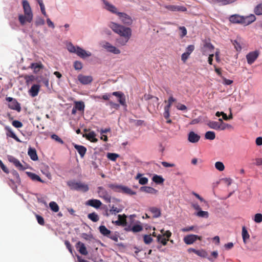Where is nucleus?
I'll list each match as a JSON object with an SVG mask.
<instances>
[{
    "instance_id": "nucleus-1",
    "label": "nucleus",
    "mask_w": 262,
    "mask_h": 262,
    "mask_svg": "<svg viewBox=\"0 0 262 262\" xmlns=\"http://www.w3.org/2000/svg\"><path fill=\"white\" fill-rule=\"evenodd\" d=\"M22 4L24 14H19L18 18L20 25L24 26L27 23H30L32 21L33 13L27 1L24 0Z\"/></svg>"
},
{
    "instance_id": "nucleus-2",
    "label": "nucleus",
    "mask_w": 262,
    "mask_h": 262,
    "mask_svg": "<svg viewBox=\"0 0 262 262\" xmlns=\"http://www.w3.org/2000/svg\"><path fill=\"white\" fill-rule=\"evenodd\" d=\"M108 26L114 32L119 34L121 37L130 38L132 36V30L128 27H125L114 22H110Z\"/></svg>"
},
{
    "instance_id": "nucleus-3",
    "label": "nucleus",
    "mask_w": 262,
    "mask_h": 262,
    "mask_svg": "<svg viewBox=\"0 0 262 262\" xmlns=\"http://www.w3.org/2000/svg\"><path fill=\"white\" fill-rule=\"evenodd\" d=\"M67 49L70 52L76 53L78 56L82 58H85L91 56L90 52H86L79 47H75L72 43L68 44Z\"/></svg>"
},
{
    "instance_id": "nucleus-4",
    "label": "nucleus",
    "mask_w": 262,
    "mask_h": 262,
    "mask_svg": "<svg viewBox=\"0 0 262 262\" xmlns=\"http://www.w3.org/2000/svg\"><path fill=\"white\" fill-rule=\"evenodd\" d=\"M68 185L72 190L80 191L82 192H86L89 190L88 185L81 182L70 181L68 182Z\"/></svg>"
},
{
    "instance_id": "nucleus-5",
    "label": "nucleus",
    "mask_w": 262,
    "mask_h": 262,
    "mask_svg": "<svg viewBox=\"0 0 262 262\" xmlns=\"http://www.w3.org/2000/svg\"><path fill=\"white\" fill-rule=\"evenodd\" d=\"M99 232L104 236L112 239L113 241L117 242L118 241L119 235L117 233H113L112 232L107 229L104 225H101L99 227Z\"/></svg>"
},
{
    "instance_id": "nucleus-6",
    "label": "nucleus",
    "mask_w": 262,
    "mask_h": 262,
    "mask_svg": "<svg viewBox=\"0 0 262 262\" xmlns=\"http://www.w3.org/2000/svg\"><path fill=\"white\" fill-rule=\"evenodd\" d=\"M97 193L99 198L102 199L106 203H110L111 202L112 197L107 190L102 186H99L97 188Z\"/></svg>"
},
{
    "instance_id": "nucleus-7",
    "label": "nucleus",
    "mask_w": 262,
    "mask_h": 262,
    "mask_svg": "<svg viewBox=\"0 0 262 262\" xmlns=\"http://www.w3.org/2000/svg\"><path fill=\"white\" fill-rule=\"evenodd\" d=\"M161 232L162 234H159L157 236V242L161 243L162 245L165 246L167 245L169 238L171 236V232L169 230H167L163 233L164 230H162Z\"/></svg>"
},
{
    "instance_id": "nucleus-8",
    "label": "nucleus",
    "mask_w": 262,
    "mask_h": 262,
    "mask_svg": "<svg viewBox=\"0 0 262 262\" xmlns=\"http://www.w3.org/2000/svg\"><path fill=\"white\" fill-rule=\"evenodd\" d=\"M118 16L121 22L127 26H130L133 23V19L132 17L125 13L120 12L118 13Z\"/></svg>"
},
{
    "instance_id": "nucleus-9",
    "label": "nucleus",
    "mask_w": 262,
    "mask_h": 262,
    "mask_svg": "<svg viewBox=\"0 0 262 262\" xmlns=\"http://www.w3.org/2000/svg\"><path fill=\"white\" fill-rule=\"evenodd\" d=\"M198 239L201 241L202 237L195 234H189L185 236L183 238L184 242L187 245H191Z\"/></svg>"
},
{
    "instance_id": "nucleus-10",
    "label": "nucleus",
    "mask_w": 262,
    "mask_h": 262,
    "mask_svg": "<svg viewBox=\"0 0 262 262\" xmlns=\"http://www.w3.org/2000/svg\"><path fill=\"white\" fill-rule=\"evenodd\" d=\"M6 99L9 102L8 106L10 108L20 112L21 108L16 99L11 97H7Z\"/></svg>"
},
{
    "instance_id": "nucleus-11",
    "label": "nucleus",
    "mask_w": 262,
    "mask_h": 262,
    "mask_svg": "<svg viewBox=\"0 0 262 262\" xmlns=\"http://www.w3.org/2000/svg\"><path fill=\"white\" fill-rule=\"evenodd\" d=\"M163 7L167 10L170 11H181L185 12L187 11V8L183 6H176L171 5H165Z\"/></svg>"
},
{
    "instance_id": "nucleus-12",
    "label": "nucleus",
    "mask_w": 262,
    "mask_h": 262,
    "mask_svg": "<svg viewBox=\"0 0 262 262\" xmlns=\"http://www.w3.org/2000/svg\"><path fill=\"white\" fill-rule=\"evenodd\" d=\"M259 53L258 51H254L249 52L246 55V59L249 64H252L256 60L259 56Z\"/></svg>"
},
{
    "instance_id": "nucleus-13",
    "label": "nucleus",
    "mask_w": 262,
    "mask_h": 262,
    "mask_svg": "<svg viewBox=\"0 0 262 262\" xmlns=\"http://www.w3.org/2000/svg\"><path fill=\"white\" fill-rule=\"evenodd\" d=\"M242 25L246 26L254 22L256 20V17L251 14L248 16H242Z\"/></svg>"
},
{
    "instance_id": "nucleus-14",
    "label": "nucleus",
    "mask_w": 262,
    "mask_h": 262,
    "mask_svg": "<svg viewBox=\"0 0 262 262\" xmlns=\"http://www.w3.org/2000/svg\"><path fill=\"white\" fill-rule=\"evenodd\" d=\"M8 160L11 163H12L14 166L19 170H24L26 169L25 167L22 165V164L19 162V161L13 156H9Z\"/></svg>"
},
{
    "instance_id": "nucleus-15",
    "label": "nucleus",
    "mask_w": 262,
    "mask_h": 262,
    "mask_svg": "<svg viewBox=\"0 0 262 262\" xmlns=\"http://www.w3.org/2000/svg\"><path fill=\"white\" fill-rule=\"evenodd\" d=\"M78 79L81 83L84 85L91 83L93 80L92 76H85L82 74L78 76Z\"/></svg>"
},
{
    "instance_id": "nucleus-16",
    "label": "nucleus",
    "mask_w": 262,
    "mask_h": 262,
    "mask_svg": "<svg viewBox=\"0 0 262 262\" xmlns=\"http://www.w3.org/2000/svg\"><path fill=\"white\" fill-rule=\"evenodd\" d=\"M112 95L117 97L118 99V101L120 104L122 106H126L125 97L124 94L121 92H114L112 93Z\"/></svg>"
},
{
    "instance_id": "nucleus-17",
    "label": "nucleus",
    "mask_w": 262,
    "mask_h": 262,
    "mask_svg": "<svg viewBox=\"0 0 262 262\" xmlns=\"http://www.w3.org/2000/svg\"><path fill=\"white\" fill-rule=\"evenodd\" d=\"M213 50L214 46L211 43L206 42L202 48V51L203 55H207L208 53L213 52Z\"/></svg>"
},
{
    "instance_id": "nucleus-18",
    "label": "nucleus",
    "mask_w": 262,
    "mask_h": 262,
    "mask_svg": "<svg viewBox=\"0 0 262 262\" xmlns=\"http://www.w3.org/2000/svg\"><path fill=\"white\" fill-rule=\"evenodd\" d=\"M75 247L78 249L79 252L82 255H86L88 254L86 248L83 243L79 241L76 244Z\"/></svg>"
},
{
    "instance_id": "nucleus-19",
    "label": "nucleus",
    "mask_w": 262,
    "mask_h": 262,
    "mask_svg": "<svg viewBox=\"0 0 262 262\" xmlns=\"http://www.w3.org/2000/svg\"><path fill=\"white\" fill-rule=\"evenodd\" d=\"M118 220L115 221L114 223L116 225L121 226L123 227H125L126 226V215L125 214H119L118 216Z\"/></svg>"
},
{
    "instance_id": "nucleus-20",
    "label": "nucleus",
    "mask_w": 262,
    "mask_h": 262,
    "mask_svg": "<svg viewBox=\"0 0 262 262\" xmlns=\"http://www.w3.org/2000/svg\"><path fill=\"white\" fill-rule=\"evenodd\" d=\"M86 205L92 206L95 208L98 209L102 205L101 202L97 199H91L86 202Z\"/></svg>"
},
{
    "instance_id": "nucleus-21",
    "label": "nucleus",
    "mask_w": 262,
    "mask_h": 262,
    "mask_svg": "<svg viewBox=\"0 0 262 262\" xmlns=\"http://www.w3.org/2000/svg\"><path fill=\"white\" fill-rule=\"evenodd\" d=\"M200 139V136L193 132H190L188 134V140L191 143H196Z\"/></svg>"
},
{
    "instance_id": "nucleus-22",
    "label": "nucleus",
    "mask_w": 262,
    "mask_h": 262,
    "mask_svg": "<svg viewBox=\"0 0 262 262\" xmlns=\"http://www.w3.org/2000/svg\"><path fill=\"white\" fill-rule=\"evenodd\" d=\"M140 190L147 193L156 194L158 191L155 188L149 186H142L140 187Z\"/></svg>"
},
{
    "instance_id": "nucleus-23",
    "label": "nucleus",
    "mask_w": 262,
    "mask_h": 262,
    "mask_svg": "<svg viewBox=\"0 0 262 262\" xmlns=\"http://www.w3.org/2000/svg\"><path fill=\"white\" fill-rule=\"evenodd\" d=\"M104 47L105 49L107 50L108 51L111 53H113L115 54H118L120 53V51L118 49L111 45L108 42H106Z\"/></svg>"
},
{
    "instance_id": "nucleus-24",
    "label": "nucleus",
    "mask_w": 262,
    "mask_h": 262,
    "mask_svg": "<svg viewBox=\"0 0 262 262\" xmlns=\"http://www.w3.org/2000/svg\"><path fill=\"white\" fill-rule=\"evenodd\" d=\"M83 137H85L86 139L91 142L96 143L98 141V139L96 138V134L94 131L90 132L88 134L83 135Z\"/></svg>"
},
{
    "instance_id": "nucleus-25",
    "label": "nucleus",
    "mask_w": 262,
    "mask_h": 262,
    "mask_svg": "<svg viewBox=\"0 0 262 262\" xmlns=\"http://www.w3.org/2000/svg\"><path fill=\"white\" fill-rule=\"evenodd\" d=\"M28 155L33 161H37L38 159L36 150L34 148L30 147L28 148Z\"/></svg>"
},
{
    "instance_id": "nucleus-26",
    "label": "nucleus",
    "mask_w": 262,
    "mask_h": 262,
    "mask_svg": "<svg viewBox=\"0 0 262 262\" xmlns=\"http://www.w3.org/2000/svg\"><path fill=\"white\" fill-rule=\"evenodd\" d=\"M104 3L105 6V8L106 10L118 15V13H119V12L117 11V9L115 6L110 4L108 2L106 1H104Z\"/></svg>"
},
{
    "instance_id": "nucleus-27",
    "label": "nucleus",
    "mask_w": 262,
    "mask_h": 262,
    "mask_svg": "<svg viewBox=\"0 0 262 262\" xmlns=\"http://www.w3.org/2000/svg\"><path fill=\"white\" fill-rule=\"evenodd\" d=\"M242 16L238 14L232 15L229 17V20L230 22L234 24H239L241 25L242 22Z\"/></svg>"
},
{
    "instance_id": "nucleus-28",
    "label": "nucleus",
    "mask_w": 262,
    "mask_h": 262,
    "mask_svg": "<svg viewBox=\"0 0 262 262\" xmlns=\"http://www.w3.org/2000/svg\"><path fill=\"white\" fill-rule=\"evenodd\" d=\"M5 129L7 130L6 135L7 136L14 139L17 142H20V140L18 138V137L16 136V135L13 133L12 129L9 126H6L5 127Z\"/></svg>"
},
{
    "instance_id": "nucleus-29",
    "label": "nucleus",
    "mask_w": 262,
    "mask_h": 262,
    "mask_svg": "<svg viewBox=\"0 0 262 262\" xmlns=\"http://www.w3.org/2000/svg\"><path fill=\"white\" fill-rule=\"evenodd\" d=\"M74 148L77 150L81 158L84 156L86 151V148L84 146L75 144Z\"/></svg>"
},
{
    "instance_id": "nucleus-30",
    "label": "nucleus",
    "mask_w": 262,
    "mask_h": 262,
    "mask_svg": "<svg viewBox=\"0 0 262 262\" xmlns=\"http://www.w3.org/2000/svg\"><path fill=\"white\" fill-rule=\"evenodd\" d=\"M39 88H40V86L38 84H34L33 85L30 91H29V92L30 93V95L32 96V97H35L38 94V92H39Z\"/></svg>"
},
{
    "instance_id": "nucleus-31",
    "label": "nucleus",
    "mask_w": 262,
    "mask_h": 262,
    "mask_svg": "<svg viewBox=\"0 0 262 262\" xmlns=\"http://www.w3.org/2000/svg\"><path fill=\"white\" fill-rule=\"evenodd\" d=\"M74 106L80 112H83L84 111L85 105L83 101H75Z\"/></svg>"
},
{
    "instance_id": "nucleus-32",
    "label": "nucleus",
    "mask_w": 262,
    "mask_h": 262,
    "mask_svg": "<svg viewBox=\"0 0 262 262\" xmlns=\"http://www.w3.org/2000/svg\"><path fill=\"white\" fill-rule=\"evenodd\" d=\"M108 187L115 192H121L123 185L116 184H110L108 185Z\"/></svg>"
},
{
    "instance_id": "nucleus-33",
    "label": "nucleus",
    "mask_w": 262,
    "mask_h": 262,
    "mask_svg": "<svg viewBox=\"0 0 262 262\" xmlns=\"http://www.w3.org/2000/svg\"><path fill=\"white\" fill-rule=\"evenodd\" d=\"M108 187L115 192H121L123 185L116 184H110L108 185Z\"/></svg>"
},
{
    "instance_id": "nucleus-34",
    "label": "nucleus",
    "mask_w": 262,
    "mask_h": 262,
    "mask_svg": "<svg viewBox=\"0 0 262 262\" xmlns=\"http://www.w3.org/2000/svg\"><path fill=\"white\" fill-rule=\"evenodd\" d=\"M149 211L153 214V217L157 218L161 216V211L158 208L155 207H150Z\"/></svg>"
},
{
    "instance_id": "nucleus-35",
    "label": "nucleus",
    "mask_w": 262,
    "mask_h": 262,
    "mask_svg": "<svg viewBox=\"0 0 262 262\" xmlns=\"http://www.w3.org/2000/svg\"><path fill=\"white\" fill-rule=\"evenodd\" d=\"M232 42L233 46H234L235 50L238 52H240L242 49L241 39L239 38H237L232 41Z\"/></svg>"
},
{
    "instance_id": "nucleus-36",
    "label": "nucleus",
    "mask_w": 262,
    "mask_h": 262,
    "mask_svg": "<svg viewBox=\"0 0 262 262\" xmlns=\"http://www.w3.org/2000/svg\"><path fill=\"white\" fill-rule=\"evenodd\" d=\"M30 67L34 70L35 73H37L43 68V66L41 63H32Z\"/></svg>"
},
{
    "instance_id": "nucleus-37",
    "label": "nucleus",
    "mask_w": 262,
    "mask_h": 262,
    "mask_svg": "<svg viewBox=\"0 0 262 262\" xmlns=\"http://www.w3.org/2000/svg\"><path fill=\"white\" fill-rule=\"evenodd\" d=\"M28 176L32 180L34 181H39L41 183H44V181L41 179V178L35 173L31 172H27Z\"/></svg>"
},
{
    "instance_id": "nucleus-38",
    "label": "nucleus",
    "mask_w": 262,
    "mask_h": 262,
    "mask_svg": "<svg viewBox=\"0 0 262 262\" xmlns=\"http://www.w3.org/2000/svg\"><path fill=\"white\" fill-rule=\"evenodd\" d=\"M207 125L212 129L219 130L220 123L217 121H209L207 123Z\"/></svg>"
},
{
    "instance_id": "nucleus-39",
    "label": "nucleus",
    "mask_w": 262,
    "mask_h": 262,
    "mask_svg": "<svg viewBox=\"0 0 262 262\" xmlns=\"http://www.w3.org/2000/svg\"><path fill=\"white\" fill-rule=\"evenodd\" d=\"M121 192L129 194L130 195H135L136 194V192L133 190H132L130 188L127 186H125L123 185Z\"/></svg>"
},
{
    "instance_id": "nucleus-40",
    "label": "nucleus",
    "mask_w": 262,
    "mask_h": 262,
    "mask_svg": "<svg viewBox=\"0 0 262 262\" xmlns=\"http://www.w3.org/2000/svg\"><path fill=\"white\" fill-rule=\"evenodd\" d=\"M242 234L244 243H246V241L249 238L250 235L245 226L242 228Z\"/></svg>"
},
{
    "instance_id": "nucleus-41",
    "label": "nucleus",
    "mask_w": 262,
    "mask_h": 262,
    "mask_svg": "<svg viewBox=\"0 0 262 262\" xmlns=\"http://www.w3.org/2000/svg\"><path fill=\"white\" fill-rule=\"evenodd\" d=\"M110 209L108 211V213H106L107 215H108L110 214H116L117 213H119L121 211V209L115 207L114 205H113L112 206H110Z\"/></svg>"
},
{
    "instance_id": "nucleus-42",
    "label": "nucleus",
    "mask_w": 262,
    "mask_h": 262,
    "mask_svg": "<svg viewBox=\"0 0 262 262\" xmlns=\"http://www.w3.org/2000/svg\"><path fill=\"white\" fill-rule=\"evenodd\" d=\"M152 180L157 184H162L164 181V179L162 176L157 174H155L153 176Z\"/></svg>"
},
{
    "instance_id": "nucleus-43",
    "label": "nucleus",
    "mask_w": 262,
    "mask_h": 262,
    "mask_svg": "<svg viewBox=\"0 0 262 262\" xmlns=\"http://www.w3.org/2000/svg\"><path fill=\"white\" fill-rule=\"evenodd\" d=\"M129 39L130 38L120 37L116 39V42L119 45L124 46L126 44Z\"/></svg>"
},
{
    "instance_id": "nucleus-44",
    "label": "nucleus",
    "mask_w": 262,
    "mask_h": 262,
    "mask_svg": "<svg viewBox=\"0 0 262 262\" xmlns=\"http://www.w3.org/2000/svg\"><path fill=\"white\" fill-rule=\"evenodd\" d=\"M88 218L94 222H96L99 221V217L97 214L95 212L90 213L88 215Z\"/></svg>"
},
{
    "instance_id": "nucleus-45",
    "label": "nucleus",
    "mask_w": 262,
    "mask_h": 262,
    "mask_svg": "<svg viewBox=\"0 0 262 262\" xmlns=\"http://www.w3.org/2000/svg\"><path fill=\"white\" fill-rule=\"evenodd\" d=\"M205 137L206 139L212 140L215 138V133L212 131H208L205 133Z\"/></svg>"
},
{
    "instance_id": "nucleus-46",
    "label": "nucleus",
    "mask_w": 262,
    "mask_h": 262,
    "mask_svg": "<svg viewBox=\"0 0 262 262\" xmlns=\"http://www.w3.org/2000/svg\"><path fill=\"white\" fill-rule=\"evenodd\" d=\"M49 206H50L51 209L55 212H57L59 211V206L57 205V204L55 202H53V201L49 203Z\"/></svg>"
},
{
    "instance_id": "nucleus-47",
    "label": "nucleus",
    "mask_w": 262,
    "mask_h": 262,
    "mask_svg": "<svg viewBox=\"0 0 262 262\" xmlns=\"http://www.w3.org/2000/svg\"><path fill=\"white\" fill-rule=\"evenodd\" d=\"M254 12L257 15H262V3L257 5L255 7Z\"/></svg>"
},
{
    "instance_id": "nucleus-48",
    "label": "nucleus",
    "mask_w": 262,
    "mask_h": 262,
    "mask_svg": "<svg viewBox=\"0 0 262 262\" xmlns=\"http://www.w3.org/2000/svg\"><path fill=\"white\" fill-rule=\"evenodd\" d=\"M215 167L216 169L220 171H222L225 169V166L222 162H216L215 163Z\"/></svg>"
},
{
    "instance_id": "nucleus-49",
    "label": "nucleus",
    "mask_w": 262,
    "mask_h": 262,
    "mask_svg": "<svg viewBox=\"0 0 262 262\" xmlns=\"http://www.w3.org/2000/svg\"><path fill=\"white\" fill-rule=\"evenodd\" d=\"M196 252V254L200 257H204V258H207L208 253L207 252L204 250H198Z\"/></svg>"
},
{
    "instance_id": "nucleus-50",
    "label": "nucleus",
    "mask_w": 262,
    "mask_h": 262,
    "mask_svg": "<svg viewBox=\"0 0 262 262\" xmlns=\"http://www.w3.org/2000/svg\"><path fill=\"white\" fill-rule=\"evenodd\" d=\"M179 29L181 32L180 33V36L181 38H182L186 35L187 33V29L184 26L179 27Z\"/></svg>"
},
{
    "instance_id": "nucleus-51",
    "label": "nucleus",
    "mask_w": 262,
    "mask_h": 262,
    "mask_svg": "<svg viewBox=\"0 0 262 262\" xmlns=\"http://www.w3.org/2000/svg\"><path fill=\"white\" fill-rule=\"evenodd\" d=\"M119 156L118 154L115 153H107V158L113 161H115Z\"/></svg>"
},
{
    "instance_id": "nucleus-52",
    "label": "nucleus",
    "mask_w": 262,
    "mask_h": 262,
    "mask_svg": "<svg viewBox=\"0 0 262 262\" xmlns=\"http://www.w3.org/2000/svg\"><path fill=\"white\" fill-rule=\"evenodd\" d=\"M132 229L134 233L138 232L143 230V227L140 225H135L132 227Z\"/></svg>"
},
{
    "instance_id": "nucleus-53",
    "label": "nucleus",
    "mask_w": 262,
    "mask_h": 262,
    "mask_svg": "<svg viewBox=\"0 0 262 262\" xmlns=\"http://www.w3.org/2000/svg\"><path fill=\"white\" fill-rule=\"evenodd\" d=\"M196 215L199 217L207 218L209 216V213L207 211L200 210L196 213Z\"/></svg>"
},
{
    "instance_id": "nucleus-54",
    "label": "nucleus",
    "mask_w": 262,
    "mask_h": 262,
    "mask_svg": "<svg viewBox=\"0 0 262 262\" xmlns=\"http://www.w3.org/2000/svg\"><path fill=\"white\" fill-rule=\"evenodd\" d=\"M143 239H144V242L146 244H149L153 241L152 237H151V235H145L143 237Z\"/></svg>"
},
{
    "instance_id": "nucleus-55",
    "label": "nucleus",
    "mask_w": 262,
    "mask_h": 262,
    "mask_svg": "<svg viewBox=\"0 0 262 262\" xmlns=\"http://www.w3.org/2000/svg\"><path fill=\"white\" fill-rule=\"evenodd\" d=\"M176 100V99L174 98L172 96L169 97V98H168V101H167L168 104L164 107L168 108L170 109V107L172 105V103L173 102H175Z\"/></svg>"
},
{
    "instance_id": "nucleus-56",
    "label": "nucleus",
    "mask_w": 262,
    "mask_h": 262,
    "mask_svg": "<svg viewBox=\"0 0 262 262\" xmlns=\"http://www.w3.org/2000/svg\"><path fill=\"white\" fill-rule=\"evenodd\" d=\"M254 221L257 223H261L262 222V214L256 213L254 216Z\"/></svg>"
},
{
    "instance_id": "nucleus-57",
    "label": "nucleus",
    "mask_w": 262,
    "mask_h": 262,
    "mask_svg": "<svg viewBox=\"0 0 262 262\" xmlns=\"http://www.w3.org/2000/svg\"><path fill=\"white\" fill-rule=\"evenodd\" d=\"M74 67L76 70H80L82 68V64L80 61H76L74 63Z\"/></svg>"
},
{
    "instance_id": "nucleus-58",
    "label": "nucleus",
    "mask_w": 262,
    "mask_h": 262,
    "mask_svg": "<svg viewBox=\"0 0 262 262\" xmlns=\"http://www.w3.org/2000/svg\"><path fill=\"white\" fill-rule=\"evenodd\" d=\"M130 122L134 123L136 126H141L143 124L144 121L141 120L130 119Z\"/></svg>"
},
{
    "instance_id": "nucleus-59",
    "label": "nucleus",
    "mask_w": 262,
    "mask_h": 262,
    "mask_svg": "<svg viewBox=\"0 0 262 262\" xmlns=\"http://www.w3.org/2000/svg\"><path fill=\"white\" fill-rule=\"evenodd\" d=\"M12 124L16 128H20L23 126V123L18 120H14L12 122Z\"/></svg>"
},
{
    "instance_id": "nucleus-60",
    "label": "nucleus",
    "mask_w": 262,
    "mask_h": 262,
    "mask_svg": "<svg viewBox=\"0 0 262 262\" xmlns=\"http://www.w3.org/2000/svg\"><path fill=\"white\" fill-rule=\"evenodd\" d=\"M163 116L166 119H167L169 118V116H170V109L169 108L164 107V112L163 113Z\"/></svg>"
},
{
    "instance_id": "nucleus-61",
    "label": "nucleus",
    "mask_w": 262,
    "mask_h": 262,
    "mask_svg": "<svg viewBox=\"0 0 262 262\" xmlns=\"http://www.w3.org/2000/svg\"><path fill=\"white\" fill-rule=\"evenodd\" d=\"M36 217L37 220V222L39 224H40V225H44L45 221L43 218L42 216L36 214Z\"/></svg>"
},
{
    "instance_id": "nucleus-62",
    "label": "nucleus",
    "mask_w": 262,
    "mask_h": 262,
    "mask_svg": "<svg viewBox=\"0 0 262 262\" xmlns=\"http://www.w3.org/2000/svg\"><path fill=\"white\" fill-rule=\"evenodd\" d=\"M148 179L146 177H142L139 179V183L142 185L146 184L148 183Z\"/></svg>"
},
{
    "instance_id": "nucleus-63",
    "label": "nucleus",
    "mask_w": 262,
    "mask_h": 262,
    "mask_svg": "<svg viewBox=\"0 0 262 262\" xmlns=\"http://www.w3.org/2000/svg\"><path fill=\"white\" fill-rule=\"evenodd\" d=\"M45 24V20L41 17H38L35 21V25L36 26L43 25Z\"/></svg>"
},
{
    "instance_id": "nucleus-64",
    "label": "nucleus",
    "mask_w": 262,
    "mask_h": 262,
    "mask_svg": "<svg viewBox=\"0 0 262 262\" xmlns=\"http://www.w3.org/2000/svg\"><path fill=\"white\" fill-rule=\"evenodd\" d=\"M194 45H189L187 48H186V53L189 54V55L191 54V53L194 51Z\"/></svg>"
}]
</instances>
